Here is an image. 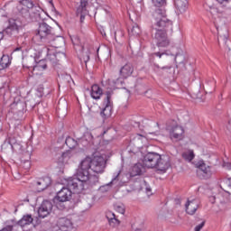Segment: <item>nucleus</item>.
I'll return each mask as SVG.
<instances>
[{"instance_id": "nucleus-1", "label": "nucleus", "mask_w": 231, "mask_h": 231, "mask_svg": "<svg viewBox=\"0 0 231 231\" xmlns=\"http://www.w3.org/2000/svg\"><path fill=\"white\" fill-rule=\"evenodd\" d=\"M106 169V159L102 156L86 157L80 162L79 169L76 174V179L69 180L70 189L86 190L89 187L98 183V177L91 175L89 171L96 174H102Z\"/></svg>"}, {"instance_id": "nucleus-2", "label": "nucleus", "mask_w": 231, "mask_h": 231, "mask_svg": "<svg viewBox=\"0 0 231 231\" xmlns=\"http://www.w3.org/2000/svg\"><path fill=\"white\" fill-rule=\"evenodd\" d=\"M153 29L158 32H169L172 30V21L167 18V14L162 9H156L153 13Z\"/></svg>"}, {"instance_id": "nucleus-3", "label": "nucleus", "mask_w": 231, "mask_h": 231, "mask_svg": "<svg viewBox=\"0 0 231 231\" xmlns=\"http://www.w3.org/2000/svg\"><path fill=\"white\" fill-rule=\"evenodd\" d=\"M35 39H39L42 42H51V41H54L55 39L51 33V26L46 23H40Z\"/></svg>"}, {"instance_id": "nucleus-4", "label": "nucleus", "mask_w": 231, "mask_h": 231, "mask_svg": "<svg viewBox=\"0 0 231 231\" xmlns=\"http://www.w3.org/2000/svg\"><path fill=\"white\" fill-rule=\"evenodd\" d=\"M76 178H71L69 179L68 183H67V187L62 188L60 191H58L56 197H55V200L56 201H60V203H64L66 201H69V198H71V190H73L74 192H77V194L82 192V190L84 189H79V188H70L69 187V181H71L72 180H75Z\"/></svg>"}, {"instance_id": "nucleus-5", "label": "nucleus", "mask_w": 231, "mask_h": 231, "mask_svg": "<svg viewBox=\"0 0 231 231\" xmlns=\"http://www.w3.org/2000/svg\"><path fill=\"white\" fill-rule=\"evenodd\" d=\"M112 93L110 91L106 92V97L103 102L104 107L100 112V116L103 120H107L113 115V102H111Z\"/></svg>"}, {"instance_id": "nucleus-6", "label": "nucleus", "mask_w": 231, "mask_h": 231, "mask_svg": "<svg viewBox=\"0 0 231 231\" xmlns=\"http://www.w3.org/2000/svg\"><path fill=\"white\" fill-rule=\"evenodd\" d=\"M160 155L161 154L154 152L146 153L143 161L144 167H147V169H156V165H158V160H160Z\"/></svg>"}, {"instance_id": "nucleus-7", "label": "nucleus", "mask_w": 231, "mask_h": 231, "mask_svg": "<svg viewBox=\"0 0 231 231\" xmlns=\"http://www.w3.org/2000/svg\"><path fill=\"white\" fill-rule=\"evenodd\" d=\"M168 133L172 142H181L185 138V129L180 125L169 127Z\"/></svg>"}, {"instance_id": "nucleus-8", "label": "nucleus", "mask_w": 231, "mask_h": 231, "mask_svg": "<svg viewBox=\"0 0 231 231\" xmlns=\"http://www.w3.org/2000/svg\"><path fill=\"white\" fill-rule=\"evenodd\" d=\"M153 39L158 48H167L171 44V40L167 36V31H156Z\"/></svg>"}, {"instance_id": "nucleus-9", "label": "nucleus", "mask_w": 231, "mask_h": 231, "mask_svg": "<svg viewBox=\"0 0 231 231\" xmlns=\"http://www.w3.org/2000/svg\"><path fill=\"white\" fill-rule=\"evenodd\" d=\"M2 149H11L13 152H17V151H21L22 146L21 143L17 142V139H15V136L8 134L4 145H2Z\"/></svg>"}, {"instance_id": "nucleus-10", "label": "nucleus", "mask_w": 231, "mask_h": 231, "mask_svg": "<svg viewBox=\"0 0 231 231\" xmlns=\"http://www.w3.org/2000/svg\"><path fill=\"white\" fill-rule=\"evenodd\" d=\"M171 167V156L163 154L160 155L157 164L155 166L156 171L159 172H167Z\"/></svg>"}, {"instance_id": "nucleus-11", "label": "nucleus", "mask_w": 231, "mask_h": 231, "mask_svg": "<svg viewBox=\"0 0 231 231\" xmlns=\"http://www.w3.org/2000/svg\"><path fill=\"white\" fill-rule=\"evenodd\" d=\"M53 204L50 200H44L38 209L39 217H48L51 214Z\"/></svg>"}, {"instance_id": "nucleus-12", "label": "nucleus", "mask_w": 231, "mask_h": 231, "mask_svg": "<svg viewBox=\"0 0 231 231\" xmlns=\"http://www.w3.org/2000/svg\"><path fill=\"white\" fill-rule=\"evenodd\" d=\"M186 212L189 216H194L199 208V200L198 199H188V202L185 205Z\"/></svg>"}, {"instance_id": "nucleus-13", "label": "nucleus", "mask_w": 231, "mask_h": 231, "mask_svg": "<svg viewBox=\"0 0 231 231\" xmlns=\"http://www.w3.org/2000/svg\"><path fill=\"white\" fill-rule=\"evenodd\" d=\"M197 168L201 171L206 180H208V178H212V168L207 165V163H205L203 161H200L197 163Z\"/></svg>"}, {"instance_id": "nucleus-14", "label": "nucleus", "mask_w": 231, "mask_h": 231, "mask_svg": "<svg viewBox=\"0 0 231 231\" xmlns=\"http://www.w3.org/2000/svg\"><path fill=\"white\" fill-rule=\"evenodd\" d=\"M88 0H80V5L77 9V15L80 17V22H84L86 15H88Z\"/></svg>"}, {"instance_id": "nucleus-15", "label": "nucleus", "mask_w": 231, "mask_h": 231, "mask_svg": "<svg viewBox=\"0 0 231 231\" xmlns=\"http://www.w3.org/2000/svg\"><path fill=\"white\" fill-rule=\"evenodd\" d=\"M50 185H51V179H50V177L40 179L36 182L37 192H42V190H46V188L50 187Z\"/></svg>"}, {"instance_id": "nucleus-16", "label": "nucleus", "mask_w": 231, "mask_h": 231, "mask_svg": "<svg viewBox=\"0 0 231 231\" xmlns=\"http://www.w3.org/2000/svg\"><path fill=\"white\" fill-rule=\"evenodd\" d=\"M58 226L62 231H69L71 228H73V223L70 219L62 217L58 220Z\"/></svg>"}, {"instance_id": "nucleus-17", "label": "nucleus", "mask_w": 231, "mask_h": 231, "mask_svg": "<svg viewBox=\"0 0 231 231\" xmlns=\"http://www.w3.org/2000/svg\"><path fill=\"white\" fill-rule=\"evenodd\" d=\"M60 59H66V54L64 52H57L56 54L48 52L46 61L55 65L60 60Z\"/></svg>"}, {"instance_id": "nucleus-18", "label": "nucleus", "mask_w": 231, "mask_h": 231, "mask_svg": "<svg viewBox=\"0 0 231 231\" xmlns=\"http://www.w3.org/2000/svg\"><path fill=\"white\" fill-rule=\"evenodd\" d=\"M134 71V69L133 68V65L128 63L121 68L120 75L121 77H123V79H127L128 77H131V75H133Z\"/></svg>"}, {"instance_id": "nucleus-19", "label": "nucleus", "mask_w": 231, "mask_h": 231, "mask_svg": "<svg viewBox=\"0 0 231 231\" xmlns=\"http://www.w3.org/2000/svg\"><path fill=\"white\" fill-rule=\"evenodd\" d=\"M106 217L110 225V226H118L120 225V221L118 220V217H116V215L113 213L112 211L106 212Z\"/></svg>"}, {"instance_id": "nucleus-20", "label": "nucleus", "mask_w": 231, "mask_h": 231, "mask_svg": "<svg viewBox=\"0 0 231 231\" xmlns=\"http://www.w3.org/2000/svg\"><path fill=\"white\" fill-rule=\"evenodd\" d=\"M33 223V217L32 215L27 214L24 215L18 222L17 225L23 228V226H28V225H32Z\"/></svg>"}, {"instance_id": "nucleus-21", "label": "nucleus", "mask_w": 231, "mask_h": 231, "mask_svg": "<svg viewBox=\"0 0 231 231\" xmlns=\"http://www.w3.org/2000/svg\"><path fill=\"white\" fill-rule=\"evenodd\" d=\"M12 64L9 55L0 54V71L6 69Z\"/></svg>"}, {"instance_id": "nucleus-22", "label": "nucleus", "mask_w": 231, "mask_h": 231, "mask_svg": "<svg viewBox=\"0 0 231 231\" xmlns=\"http://www.w3.org/2000/svg\"><path fill=\"white\" fill-rule=\"evenodd\" d=\"M103 93L104 92L98 85L92 86L90 95L94 100H100V97H102Z\"/></svg>"}, {"instance_id": "nucleus-23", "label": "nucleus", "mask_w": 231, "mask_h": 231, "mask_svg": "<svg viewBox=\"0 0 231 231\" xmlns=\"http://www.w3.org/2000/svg\"><path fill=\"white\" fill-rule=\"evenodd\" d=\"M120 176V171L114 177V179L107 184L103 185L99 188V192H108L111 189V185H116L118 181V177Z\"/></svg>"}, {"instance_id": "nucleus-24", "label": "nucleus", "mask_w": 231, "mask_h": 231, "mask_svg": "<svg viewBox=\"0 0 231 231\" xmlns=\"http://www.w3.org/2000/svg\"><path fill=\"white\" fill-rule=\"evenodd\" d=\"M145 136V134H136L132 140L135 145H137L138 147H142V145H143V142L147 140Z\"/></svg>"}, {"instance_id": "nucleus-25", "label": "nucleus", "mask_w": 231, "mask_h": 231, "mask_svg": "<svg viewBox=\"0 0 231 231\" xmlns=\"http://www.w3.org/2000/svg\"><path fill=\"white\" fill-rule=\"evenodd\" d=\"M176 6L180 14L187 12V7L189 6V3L187 0H179L176 2Z\"/></svg>"}, {"instance_id": "nucleus-26", "label": "nucleus", "mask_w": 231, "mask_h": 231, "mask_svg": "<svg viewBox=\"0 0 231 231\" xmlns=\"http://www.w3.org/2000/svg\"><path fill=\"white\" fill-rule=\"evenodd\" d=\"M204 8H205V10H207V12H209L211 14V15H214L215 14H217V9L212 4V2H210V0H208L204 4Z\"/></svg>"}, {"instance_id": "nucleus-27", "label": "nucleus", "mask_w": 231, "mask_h": 231, "mask_svg": "<svg viewBox=\"0 0 231 231\" xmlns=\"http://www.w3.org/2000/svg\"><path fill=\"white\" fill-rule=\"evenodd\" d=\"M142 33V30L138 24H134L131 29L128 30V34L131 37H138Z\"/></svg>"}, {"instance_id": "nucleus-28", "label": "nucleus", "mask_w": 231, "mask_h": 231, "mask_svg": "<svg viewBox=\"0 0 231 231\" xmlns=\"http://www.w3.org/2000/svg\"><path fill=\"white\" fill-rule=\"evenodd\" d=\"M132 172L134 176H140L142 172H143V166L142 163H136L133 168H132Z\"/></svg>"}, {"instance_id": "nucleus-29", "label": "nucleus", "mask_w": 231, "mask_h": 231, "mask_svg": "<svg viewBox=\"0 0 231 231\" xmlns=\"http://www.w3.org/2000/svg\"><path fill=\"white\" fill-rule=\"evenodd\" d=\"M65 143L69 149H75L77 147V141L70 136L66 138Z\"/></svg>"}, {"instance_id": "nucleus-30", "label": "nucleus", "mask_w": 231, "mask_h": 231, "mask_svg": "<svg viewBox=\"0 0 231 231\" xmlns=\"http://www.w3.org/2000/svg\"><path fill=\"white\" fill-rule=\"evenodd\" d=\"M194 151L189 150L182 153V158L186 160V162H191L194 160Z\"/></svg>"}, {"instance_id": "nucleus-31", "label": "nucleus", "mask_w": 231, "mask_h": 231, "mask_svg": "<svg viewBox=\"0 0 231 231\" xmlns=\"http://www.w3.org/2000/svg\"><path fill=\"white\" fill-rule=\"evenodd\" d=\"M48 68V61L46 60H40L37 65L34 67V69H46Z\"/></svg>"}, {"instance_id": "nucleus-32", "label": "nucleus", "mask_w": 231, "mask_h": 231, "mask_svg": "<svg viewBox=\"0 0 231 231\" xmlns=\"http://www.w3.org/2000/svg\"><path fill=\"white\" fill-rule=\"evenodd\" d=\"M19 4L25 8H33V2L32 0H21Z\"/></svg>"}, {"instance_id": "nucleus-33", "label": "nucleus", "mask_w": 231, "mask_h": 231, "mask_svg": "<svg viewBox=\"0 0 231 231\" xmlns=\"http://www.w3.org/2000/svg\"><path fill=\"white\" fill-rule=\"evenodd\" d=\"M115 210L119 214H125V206L122 203H117L115 205Z\"/></svg>"}, {"instance_id": "nucleus-34", "label": "nucleus", "mask_w": 231, "mask_h": 231, "mask_svg": "<svg viewBox=\"0 0 231 231\" xmlns=\"http://www.w3.org/2000/svg\"><path fill=\"white\" fill-rule=\"evenodd\" d=\"M71 156H73V153H71V151L64 152L61 154L62 162H68V161L71 158Z\"/></svg>"}, {"instance_id": "nucleus-35", "label": "nucleus", "mask_w": 231, "mask_h": 231, "mask_svg": "<svg viewBox=\"0 0 231 231\" xmlns=\"http://www.w3.org/2000/svg\"><path fill=\"white\" fill-rule=\"evenodd\" d=\"M152 3L154 5V6H157L160 8V6H165L167 5L166 0H152Z\"/></svg>"}, {"instance_id": "nucleus-36", "label": "nucleus", "mask_w": 231, "mask_h": 231, "mask_svg": "<svg viewBox=\"0 0 231 231\" xmlns=\"http://www.w3.org/2000/svg\"><path fill=\"white\" fill-rule=\"evenodd\" d=\"M217 32L219 31V29H217ZM219 39H221L224 42H226V41H228V31L226 30L225 33L223 35L220 34V32H218V42H219Z\"/></svg>"}, {"instance_id": "nucleus-37", "label": "nucleus", "mask_w": 231, "mask_h": 231, "mask_svg": "<svg viewBox=\"0 0 231 231\" xmlns=\"http://www.w3.org/2000/svg\"><path fill=\"white\" fill-rule=\"evenodd\" d=\"M9 28L10 30H19V25H17V22L15 20H9Z\"/></svg>"}, {"instance_id": "nucleus-38", "label": "nucleus", "mask_w": 231, "mask_h": 231, "mask_svg": "<svg viewBox=\"0 0 231 231\" xmlns=\"http://www.w3.org/2000/svg\"><path fill=\"white\" fill-rule=\"evenodd\" d=\"M23 167L24 168L25 171H30L32 167V162L30 161H24L23 162Z\"/></svg>"}, {"instance_id": "nucleus-39", "label": "nucleus", "mask_w": 231, "mask_h": 231, "mask_svg": "<svg viewBox=\"0 0 231 231\" xmlns=\"http://www.w3.org/2000/svg\"><path fill=\"white\" fill-rule=\"evenodd\" d=\"M154 55L156 57H159V59H162V57H163V55H172V53H167V52H155Z\"/></svg>"}, {"instance_id": "nucleus-40", "label": "nucleus", "mask_w": 231, "mask_h": 231, "mask_svg": "<svg viewBox=\"0 0 231 231\" xmlns=\"http://www.w3.org/2000/svg\"><path fill=\"white\" fill-rule=\"evenodd\" d=\"M81 60H83V62H88L89 61V53L86 52V54L81 58Z\"/></svg>"}, {"instance_id": "nucleus-41", "label": "nucleus", "mask_w": 231, "mask_h": 231, "mask_svg": "<svg viewBox=\"0 0 231 231\" xmlns=\"http://www.w3.org/2000/svg\"><path fill=\"white\" fill-rule=\"evenodd\" d=\"M203 226H205V221L195 226V231H201V228H203Z\"/></svg>"}, {"instance_id": "nucleus-42", "label": "nucleus", "mask_w": 231, "mask_h": 231, "mask_svg": "<svg viewBox=\"0 0 231 231\" xmlns=\"http://www.w3.org/2000/svg\"><path fill=\"white\" fill-rule=\"evenodd\" d=\"M0 231H14V226H6L5 227L2 228Z\"/></svg>"}, {"instance_id": "nucleus-43", "label": "nucleus", "mask_w": 231, "mask_h": 231, "mask_svg": "<svg viewBox=\"0 0 231 231\" xmlns=\"http://www.w3.org/2000/svg\"><path fill=\"white\" fill-rule=\"evenodd\" d=\"M220 5H228L231 0H217Z\"/></svg>"}, {"instance_id": "nucleus-44", "label": "nucleus", "mask_w": 231, "mask_h": 231, "mask_svg": "<svg viewBox=\"0 0 231 231\" xmlns=\"http://www.w3.org/2000/svg\"><path fill=\"white\" fill-rule=\"evenodd\" d=\"M224 167L227 169V171H231V162H224Z\"/></svg>"}, {"instance_id": "nucleus-45", "label": "nucleus", "mask_w": 231, "mask_h": 231, "mask_svg": "<svg viewBox=\"0 0 231 231\" xmlns=\"http://www.w3.org/2000/svg\"><path fill=\"white\" fill-rule=\"evenodd\" d=\"M146 194H147V196H151L152 194L151 188L146 187Z\"/></svg>"}, {"instance_id": "nucleus-46", "label": "nucleus", "mask_w": 231, "mask_h": 231, "mask_svg": "<svg viewBox=\"0 0 231 231\" xmlns=\"http://www.w3.org/2000/svg\"><path fill=\"white\" fill-rule=\"evenodd\" d=\"M227 186L231 189V178L227 180Z\"/></svg>"}, {"instance_id": "nucleus-47", "label": "nucleus", "mask_w": 231, "mask_h": 231, "mask_svg": "<svg viewBox=\"0 0 231 231\" xmlns=\"http://www.w3.org/2000/svg\"><path fill=\"white\" fill-rule=\"evenodd\" d=\"M21 12H22V14H24V13L26 14V13H28L29 11H28V9H22Z\"/></svg>"}, {"instance_id": "nucleus-48", "label": "nucleus", "mask_w": 231, "mask_h": 231, "mask_svg": "<svg viewBox=\"0 0 231 231\" xmlns=\"http://www.w3.org/2000/svg\"><path fill=\"white\" fill-rule=\"evenodd\" d=\"M162 69H171V66L162 67Z\"/></svg>"}, {"instance_id": "nucleus-49", "label": "nucleus", "mask_w": 231, "mask_h": 231, "mask_svg": "<svg viewBox=\"0 0 231 231\" xmlns=\"http://www.w3.org/2000/svg\"><path fill=\"white\" fill-rule=\"evenodd\" d=\"M214 199H216V198L212 197V198H211L212 203H214Z\"/></svg>"}, {"instance_id": "nucleus-50", "label": "nucleus", "mask_w": 231, "mask_h": 231, "mask_svg": "<svg viewBox=\"0 0 231 231\" xmlns=\"http://www.w3.org/2000/svg\"><path fill=\"white\" fill-rule=\"evenodd\" d=\"M179 54L177 53L175 56V60H177Z\"/></svg>"}, {"instance_id": "nucleus-51", "label": "nucleus", "mask_w": 231, "mask_h": 231, "mask_svg": "<svg viewBox=\"0 0 231 231\" xmlns=\"http://www.w3.org/2000/svg\"><path fill=\"white\" fill-rule=\"evenodd\" d=\"M114 23H116V24H118V23H116V20H114Z\"/></svg>"}, {"instance_id": "nucleus-52", "label": "nucleus", "mask_w": 231, "mask_h": 231, "mask_svg": "<svg viewBox=\"0 0 231 231\" xmlns=\"http://www.w3.org/2000/svg\"><path fill=\"white\" fill-rule=\"evenodd\" d=\"M23 231H32V230L29 229V230H23Z\"/></svg>"}, {"instance_id": "nucleus-53", "label": "nucleus", "mask_w": 231, "mask_h": 231, "mask_svg": "<svg viewBox=\"0 0 231 231\" xmlns=\"http://www.w3.org/2000/svg\"><path fill=\"white\" fill-rule=\"evenodd\" d=\"M19 48L16 49V51H18Z\"/></svg>"}, {"instance_id": "nucleus-54", "label": "nucleus", "mask_w": 231, "mask_h": 231, "mask_svg": "<svg viewBox=\"0 0 231 231\" xmlns=\"http://www.w3.org/2000/svg\"><path fill=\"white\" fill-rule=\"evenodd\" d=\"M213 84H216V81H213Z\"/></svg>"}]
</instances>
